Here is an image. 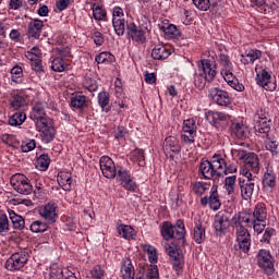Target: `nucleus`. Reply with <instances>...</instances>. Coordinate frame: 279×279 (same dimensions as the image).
<instances>
[{
  "label": "nucleus",
  "mask_w": 279,
  "mask_h": 279,
  "mask_svg": "<svg viewBox=\"0 0 279 279\" xmlns=\"http://www.w3.org/2000/svg\"><path fill=\"white\" fill-rule=\"evenodd\" d=\"M183 133L197 134V125H195V120L187 119L183 122Z\"/></svg>",
  "instance_id": "43"
},
{
  "label": "nucleus",
  "mask_w": 279,
  "mask_h": 279,
  "mask_svg": "<svg viewBox=\"0 0 279 279\" xmlns=\"http://www.w3.org/2000/svg\"><path fill=\"white\" fill-rule=\"evenodd\" d=\"M96 62L97 64H106V62L108 63L114 62V56H112L110 52H101L98 56H96Z\"/></svg>",
  "instance_id": "45"
},
{
  "label": "nucleus",
  "mask_w": 279,
  "mask_h": 279,
  "mask_svg": "<svg viewBox=\"0 0 279 279\" xmlns=\"http://www.w3.org/2000/svg\"><path fill=\"white\" fill-rule=\"evenodd\" d=\"M229 86H231V88H234V90H238V93H243V90H245V86H243V84L239 83V80L233 78V80H229L228 81Z\"/></svg>",
  "instance_id": "55"
},
{
  "label": "nucleus",
  "mask_w": 279,
  "mask_h": 279,
  "mask_svg": "<svg viewBox=\"0 0 279 279\" xmlns=\"http://www.w3.org/2000/svg\"><path fill=\"white\" fill-rule=\"evenodd\" d=\"M194 5L202 10L203 12H206L207 10H210V0H192Z\"/></svg>",
  "instance_id": "51"
},
{
  "label": "nucleus",
  "mask_w": 279,
  "mask_h": 279,
  "mask_svg": "<svg viewBox=\"0 0 279 279\" xmlns=\"http://www.w3.org/2000/svg\"><path fill=\"white\" fill-rule=\"evenodd\" d=\"M33 117L36 120V129L45 143H51L56 138L53 120L45 116V105L37 104L33 108Z\"/></svg>",
  "instance_id": "1"
},
{
  "label": "nucleus",
  "mask_w": 279,
  "mask_h": 279,
  "mask_svg": "<svg viewBox=\"0 0 279 279\" xmlns=\"http://www.w3.org/2000/svg\"><path fill=\"white\" fill-rule=\"evenodd\" d=\"M206 119L207 121H214V123H217L219 121H228V119H230V116L219 111H209L206 114Z\"/></svg>",
  "instance_id": "32"
},
{
  "label": "nucleus",
  "mask_w": 279,
  "mask_h": 279,
  "mask_svg": "<svg viewBox=\"0 0 279 279\" xmlns=\"http://www.w3.org/2000/svg\"><path fill=\"white\" fill-rule=\"evenodd\" d=\"M58 184L63 187V191H71V184L73 182V178L69 172L61 171L57 178Z\"/></svg>",
  "instance_id": "23"
},
{
  "label": "nucleus",
  "mask_w": 279,
  "mask_h": 279,
  "mask_svg": "<svg viewBox=\"0 0 279 279\" xmlns=\"http://www.w3.org/2000/svg\"><path fill=\"white\" fill-rule=\"evenodd\" d=\"M51 69H52V71H56L57 73H62V71H66V69H69V64H66V62H64V59L59 57L52 61Z\"/></svg>",
  "instance_id": "35"
},
{
  "label": "nucleus",
  "mask_w": 279,
  "mask_h": 279,
  "mask_svg": "<svg viewBox=\"0 0 279 279\" xmlns=\"http://www.w3.org/2000/svg\"><path fill=\"white\" fill-rule=\"evenodd\" d=\"M93 40L95 43V45H98L100 47V45H104V35L99 32L94 33L93 35Z\"/></svg>",
  "instance_id": "62"
},
{
  "label": "nucleus",
  "mask_w": 279,
  "mask_h": 279,
  "mask_svg": "<svg viewBox=\"0 0 279 279\" xmlns=\"http://www.w3.org/2000/svg\"><path fill=\"white\" fill-rule=\"evenodd\" d=\"M93 14L96 21H104V19H106V11L102 10L101 7H96Z\"/></svg>",
  "instance_id": "56"
},
{
  "label": "nucleus",
  "mask_w": 279,
  "mask_h": 279,
  "mask_svg": "<svg viewBox=\"0 0 279 279\" xmlns=\"http://www.w3.org/2000/svg\"><path fill=\"white\" fill-rule=\"evenodd\" d=\"M257 84L265 88V90H276V83H271V74L266 70H262V73L257 74Z\"/></svg>",
  "instance_id": "17"
},
{
  "label": "nucleus",
  "mask_w": 279,
  "mask_h": 279,
  "mask_svg": "<svg viewBox=\"0 0 279 279\" xmlns=\"http://www.w3.org/2000/svg\"><path fill=\"white\" fill-rule=\"evenodd\" d=\"M160 29L165 33L166 36H170V38H178L180 31L178 26L173 24H163Z\"/></svg>",
  "instance_id": "34"
},
{
  "label": "nucleus",
  "mask_w": 279,
  "mask_h": 279,
  "mask_svg": "<svg viewBox=\"0 0 279 279\" xmlns=\"http://www.w3.org/2000/svg\"><path fill=\"white\" fill-rule=\"evenodd\" d=\"M126 34L129 38H132L135 43L140 45L145 44L147 38L145 37V32L141 29V27L136 26L134 23H129L126 25Z\"/></svg>",
  "instance_id": "15"
},
{
  "label": "nucleus",
  "mask_w": 279,
  "mask_h": 279,
  "mask_svg": "<svg viewBox=\"0 0 279 279\" xmlns=\"http://www.w3.org/2000/svg\"><path fill=\"white\" fill-rule=\"evenodd\" d=\"M171 56V50L167 49L165 46H157L151 51V58L154 60H167Z\"/></svg>",
  "instance_id": "25"
},
{
  "label": "nucleus",
  "mask_w": 279,
  "mask_h": 279,
  "mask_svg": "<svg viewBox=\"0 0 279 279\" xmlns=\"http://www.w3.org/2000/svg\"><path fill=\"white\" fill-rule=\"evenodd\" d=\"M195 136H197V133H183L181 138L183 143L191 145V143H195Z\"/></svg>",
  "instance_id": "58"
},
{
  "label": "nucleus",
  "mask_w": 279,
  "mask_h": 279,
  "mask_svg": "<svg viewBox=\"0 0 279 279\" xmlns=\"http://www.w3.org/2000/svg\"><path fill=\"white\" fill-rule=\"evenodd\" d=\"M220 64H222L225 69V75L228 80L232 77V72H230V68L232 66V63L230 62V58L228 54H220Z\"/></svg>",
  "instance_id": "39"
},
{
  "label": "nucleus",
  "mask_w": 279,
  "mask_h": 279,
  "mask_svg": "<svg viewBox=\"0 0 279 279\" xmlns=\"http://www.w3.org/2000/svg\"><path fill=\"white\" fill-rule=\"evenodd\" d=\"M99 165L102 171V175L105 178H108L109 180H112V178H117V167L114 166V161H112L110 157H101Z\"/></svg>",
  "instance_id": "10"
},
{
  "label": "nucleus",
  "mask_w": 279,
  "mask_h": 279,
  "mask_svg": "<svg viewBox=\"0 0 279 279\" xmlns=\"http://www.w3.org/2000/svg\"><path fill=\"white\" fill-rule=\"evenodd\" d=\"M98 102L101 108H106V106L110 104V96L108 95V93L106 92L100 93L98 95Z\"/></svg>",
  "instance_id": "53"
},
{
  "label": "nucleus",
  "mask_w": 279,
  "mask_h": 279,
  "mask_svg": "<svg viewBox=\"0 0 279 279\" xmlns=\"http://www.w3.org/2000/svg\"><path fill=\"white\" fill-rule=\"evenodd\" d=\"M9 217L11 219L14 230H23V228H25V219L16 215V213H14L13 210H10Z\"/></svg>",
  "instance_id": "30"
},
{
  "label": "nucleus",
  "mask_w": 279,
  "mask_h": 279,
  "mask_svg": "<svg viewBox=\"0 0 279 279\" xmlns=\"http://www.w3.org/2000/svg\"><path fill=\"white\" fill-rule=\"evenodd\" d=\"M192 191L195 195L202 196L208 191V184L204 182H195L192 185Z\"/></svg>",
  "instance_id": "44"
},
{
  "label": "nucleus",
  "mask_w": 279,
  "mask_h": 279,
  "mask_svg": "<svg viewBox=\"0 0 279 279\" xmlns=\"http://www.w3.org/2000/svg\"><path fill=\"white\" fill-rule=\"evenodd\" d=\"M50 162H51V159H49V155H41L37 159V165L41 171H46V169H49Z\"/></svg>",
  "instance_id": "49"
},
{
  "label": "nucleus",
  "mask_w": 279,
  "mask_h": 279,
  "mask_svg": "<svg viewBox=\"0 0 279 279\" xmlns=\"http://www.w3.org/2000/svg\"><path fill=\"white\" fill-rule=\"evenodd\" d=\"M104 268H101V266H95L92 270H90V276L94 279H101L104 278Z\"/></svg>",
  "instance_id": "54"
},
{
  "label": "nucleus",
  "mask_w": 279,
  "mask_h": 279,
  "mask_svg": "<svg viewBox=\"0 0 279 279\" xmlns=\"http://www.w3.org/2000/svg\"><path fill=\"white\" fill-rule=\"evenodd\" d=\"M210 162H211V167L214 169L215 175H217L218 178H221V175H223V171H225V167H226V159H223L219 155H215L211 158Z\"/></svg>",
  "instance_id": "19"
},
{
  "label": "nucleus",
  "mask_w": 279,
  "mask_h": 279,
  "mask_svg": "<svg viewBox=\"0 0 279 279\" xmlns=\"http://www.w3.org/2000/svg\"><path fill=\"white\" fill-rule=\"evenodd\" d=\"M209 95L213 101H215V104H217L218 106H230V104H232V98L230 97L228 92L223 89L211 88L209 90Z\"/></svg>",
  "instance_id": "14"
},
{
  "label": "nucleus",
  "mask_w": 279,
  "mask_h": 279,
  "mask_svg": "<svg viewBox=\"0 0 279 279\" xmlns=\"http://www.w3.org/2000/svg\"><path fill=\"white\" fill-rule=\"evenodd\" d=\"M57 51L60 54V58H62V60H69V58H71V49L66 48H58Z\"/></svg>",
  "instance_id": "60"
},
{
  "label": "nucleus",
  "mask_w": 279,
  "mask_h": 279,
  "mask_svg": "<svg viewBox=\"0 0 279 279\" xmlns=\"http://www.w3.org/2000/svg\"><path fill=\"white\" fill-rule=\"evenodd\" d=\"M263 186L264 191L271 193V191H274L276 187V175H274L271 172H266L264 174Z\"/></svg>",
  "instance_id": "27"
},
{
  "label": "nucleus",
  "mask_w": 279,
  "mask_h": 279,
  "mask_svg": "<svg viewBox=\"0 0 279 279\" xmlns=\"http://www.w3.org/2000/svg\"><path fill=\"white\" fill-rule=\"evenodd\" d=\"M257 263L262 269H264L265 274L271 276L274 274V262H271V255L269 252L262 250L257 254Z\"/></svg>",
  "instance_id": "9"
},
{
  "label": "nucleus",
  "mask_w": 279,
  "mask_h": 279,
  "mask_svg": "<svg viewBox=\"0 0 279 279\" xmlns=\"http://www.w3.org/2000/svg\"><path fill=\"white\" fill-rule=\"evenodd\" d=\"M231 134L236 138H247V126L241 122H232L231 123Z\"/></svg>",
  "instance_id": "20"
},
{
  "label": "nucleus",
  "mask_w": 279,
  "mask_h": 279,
  "mask_svg": "<svg viewBox=\"0 0 279 279\" xmlns=\"http://www.w3.org/2000/svg\"><path fill=\"white\" fill-rule=\"evenodd\" d=\"M71 106L72 108H76L77 110H80L88 106V100H86V96L82 94H76L71 97Z\"/></svg>",
  "instance_id": "28"
},
{
  "label": "nucleus",
  "mask_w": 279,
  "mask_h": 279,
  "mask_svg": "<svg viewBox=\"0 0 279 279\" xmlns=\"http://www.w3.org/2000/svg\"><path fill=\"white\" fill-rule=\"evenodd\" d=\"M49 229V223L36 220L31 225V232H47Z\"/></svg>",
  "instance_id": "41"
},
{
  "label": "nucleus",
  "mask_w": 279,
  "mask_h": 279,
  "mask_svg": "<svg viewBox=\"0 0 279 279\" xmlns=\"http://www.w3.org/2000/svg\"><path fill=\"white\" fill-rule=\"evenodd\" d=\"M254 130L258 134H264L265 136H268L269 131L271 130V120H267V117H263L260 113H256L254 116Z\"/></svg>",
  "instance_id": "13"
},
{
  "label": "nucleus",
  "mask_w": 279,
  "mask_h": 279,
  "mask_svg": "<svg viewBox=\"0 0 279 279\" xmlns=\"http://www.w3.org/2000/svg\"><path fill=\"white\" fill-rule=\"evenodd\" d=\"M239 221L247 223L250 228L253 226L254 232L260 234L267 228V207H265V204L259 203L255 206L253 214L240 216Z\"/></svg>",
  "instance_id": "2"
},
{
  "label": "nucleus",
  "mask_w": 279,
  "mask_h": 279,
  "mask_svg": "<svg viewBox=\"0 0 279 279\" xmlns=\"http://www.w3.org/2000/svg\"><path fill=\"white\" fill-rule=\"evenodd\" d=\"M241 223H243L241 220L239 223H235L236 240L250 236V231Z\"/></svg>",
  "instance_id": "48"
},
{
  "label": "nucleus",
  "mask_w": 279,
  "mask_h": 279,
  "mask_svg": "<svg viewBox=\"0 0 279 279\" xmlns=\"http://www.w3.org/2000/svg\"><path fill=\"white\" fill-rule=\"evenodd\" d=\"M32 69H33V71L40 73V71H43V61H40V59L36 58L34 60V62H32Z\"/></svg>",
  "instance_id": "63"
},
{
  "label": "nucleus",
  "mask_w": 279,
  "mask_h": 279,
  "mask_svg": "<svg viewBox=\"0 0 279 279\" xmlns=\"http://www.w3.org/2000/svg\"><path fill=\"white\" fill-rule=\"evenodd\" d=\"M10 182L14 191L19 192L21 195H32L34 191L29 179L24 174H13Z\"/></svg>",
  "instance_id": "5"
},
{
  "label": "nucleus",
  "mask_w": 279,
  "mask_h": 279,
  "mask_svg": "<svg viewBox=\"0 0 279 279\" xmlns=\"http://www.w3.org/2000/svg\"><path fill=\"white\" fill-rule=\"evenodd\" d=\"M246 58H248L250 62H256L258 58H260V50H251L247 54Z\"/></svg>",
  "instance_id": "61"
},
{
  "label": "nucleus",
  "mask_w": 279,
  "mask_h": 279,
  "mask_svg": "<svg viewBox=\"0 0 279 279\" xmlns=\"http://www.w3.org/2000/svg\"><path fill=\"white\" fill-rule=\"evenodd\" d=\"M26 119L25 112H16L9 119V125H23Z\"/></svg>",
  "instance_id": "37"
},
{
  "label": "nucleus",
  "mask_w": 279,
  "mask_h": 279,
  "mask_svg": "<svg viewBox=\"0 0 279 279\" xmlns=\"http://www.w3.org/2000/svg\"><path fill=\"white\" fill-rule=\"evenodd\" d=\"M177 228V238L178 241H180L181 239H184V234H185V229H184V221L182 220H178L177 221V226H174Z\"/></svg>",
  "instance_id": "52"
},
{
  "label": "nucleus",
  "mask_w": 279,
  "mask_h": 279,
  "mask_svg": "<svg viewBox=\"0 0 279 279\" xmlns=\"http://www.w3.org/2000/svg\"><path fill=\"white\" fill-rule=\"evenodd\" d=\"M112 25L116 34L118 36H123L125 34V19L124 17H114L112 19Z\"/></svg>",
  "instance_id": "31"
},
{
  "label": "nucleus",
  "mask_w": 279,
  "mask_h": 279,
  "mask_svg": "<svg viewBox=\"0 0 279 279\" xmlns=\"http://www.w3.org/2000/svg\"><path fill=\"white\" fill-rule=\"evenodd\" d=\"M117 180H118V182H121V185L126 191L136 192V190L138 189L136 183L134 181H132V177H130V173L128 172V170L119 169Z\"/></svg>",
  "instance_id": "16"
},
{
  "label": "nucleus",
  "mask_w": 279,
  "mask_h": 279,
  "mask_svg": "<svg viewBox=\"0 0 279 279\" xmlns=\"http://www.w3.org/2000/svg\"><path fill=\"white\" fill-rule=\"evenodd\" d=\"M226 189L229 195L234 193V184H236V175L228 177L225 180Z\"/></svg>",
  "instance_id": "50"
},
{
  "label": "nucleus",
  "mask_w": 279,
  "mask_h": 279,
  "mask_svg": "<svg viewBox=\"0 0 279 279\" xmlns=\"http://www.w3.org/2000/svg\"><path fill=\"white\" fill-rule=\"evenodd\" d=\"M199 69L194 75V85L196 88L202 90L206 87L207 82H213L217 75V66L213 64L209 60L201 61Z\"/></svg>",
  "instance_id": "4"
},
{
  "label": "nucleus",
  "mask_w": 279,
  "mask_h": 279,
  "mask_svg": "<svg viewBox=\"0 0 279 279\" xmlns=\"http://www.w3.org/2000/svg\"><path fill=\"white\" fill-rule=\"evenodd\" d=\"M118 232L121 236H123V239H134V228L128 225L118 227Z\"/></svg>",
  "instance_id": "40"
},
{
  "label": "nucleus",
  "mask_w": 279,
  "mask_h": 279,
  "mask_svg": "<svg viewBox=\"0 0 279 279\" xmlns=\"http://www.w3.org/2000/svg\"><path fill=\"white\" fill-rule=\"evenodd\" d=\"M247 180L240 182L241 195L243 199H250L254 195L256 189V175L246 177Z\"/></svg>",
  "instance_id": "12"
},
{
  "label": "nucleus",
  "mask_w": 279,
  "mask_h": 279,
  "mask_svg": "<svg viewBox=\"0 0 279 279\" xmlns=\"http://www.w3.org/2000/svg\"><path fill=\"white\" fill-rule=\"evenodd\" d=\"M165 250L170 256L175 271L182 269L184 267V255H182V252L179 248H173L170 244H166Z\"/></svg>",
  "instance_id": "11"
},
{
  "label": "nucleus",
  "mask_w": 279,
  "mask_h": 279,
  "mask_svg": "<svg viewBox=\"0 0 279 279\" xmlns=\"http://www.w3.org/2000/svg\"><path fill=\"white\" fill-rule=\"evenodd\" d=\"M178 227L169 223L163 222L161 234L166 241H171V239H177L178 241Z\"/></svg>",
  "instance_id": "21"
},
{
  "label": "nucleus",
  "mask_w": 279,
  "mask_h": 279,
  "mask_svg": "<svg viewBox=\"0 0 279 279\" xmlns=\"http://www.w3.org/2000/svg\"><path fill=\"white\" fill-rule=\"evenodd\" d=\"M214 228L218 236L226 234V230L230 228V214L228 211H219L215 216Z\"/></svg>",
  "instance_id": "7"
},
{
  "label": "nucleus",
  "mask_w": 279,
  "mask_h": 279,
  "mask_svg": "<svg viewBox=\"0 0 279 279\" xmlns=\"http://www.w3.org/2000/svg\"><path fill=\"white\" fill-rule=\"evenodd\" d=\"M50 278L51 279L66 278V274L64 272V270H62V268H59L58 265L53 264L50 267Z\"/></svg>",
  "instance_id": "46"
},
{
  "label": "nucleus",
  "mask_w": 279,
  "mask_h": 279,
  "mask_svg": "<svg viewBox=\"0 0 279 279\" xmlns=\"http://www.w3.org/2000/svg\"><path fill=\"white\" fill-rule=\"evenodd\" d=\"M206 239V228L202 226V222H197L194 227V241L195 243H204Z\"/></svg>",
  "instance_id": "29"
},
{
  "label": "nucleus",
  "mask_w": 279,
  "mask_h": 279,
  "mask_svg": "<svg viewBox=\"0 0 279 279\" xmlns=\"http://www.w3.org/2000/svg\"><path fill=\"white\" fill-rule=\"evenodd\" d=\"M43 27H45V23L40 20H33L28 24V37L38 40L40 38V34H43Z\"/></svg>",
  "instance_id": "18"
},
{
  "label": "nucleus",
  "mask_w": 279,
  "mask_h": 279,
  "mask_svg": "<svg viewBox=\"0 0 279 279\" xmlns=\"http://www.w3.org/2000/svg\"><path fill=\"white\" fill-rule=\"evenodd\" d=\"M148 279H159V274H158V267L154 266L150 269H148Z\"/></svg>",
  "instance_id": "64"
},
{
  "label": "nucleus",
  "mask_w": 279,
  "mask_h": 279,
  "mask_svg": "<svg viewBox=\"0 0 279 279\" xmlns=\"http://www.w3.org/2000/svg\"><path fill=\"white\" fill-rule=\"evenodd\" d=\"M131 158L138 163L140 167H145V151L143 149H134L131 153Z\"/></svg>",
  "instance_id": "36"
},
{
  "label": "nucleus",
  "mask_w": 279,
  "mask_h": 279,
  "mask_svg": "<svg viewBox=\"0 0 279 279\" xmlns=\"http://www.w3.org/2000/svg\"><path fill=\"white\" fill-rule=\"evenodd\" d=\"M39 215L45 219L46 223L52 225L58 220V207L53 203H48L39 208Z\"/></svg>",
  "instance_id": "8"
},
{
  "label": "nucleus",
  "mask_w": 279,
  "mask_h": 279,
  "mask_svg": "<svg viewBox=\"0 0 279 279\" xmlns=\"http://www.w3.org/2000/svg\"><path fill=\"white\" fill-rule=\"evenodd\" d=\"M163 147L166 151H173L174 154H180V142L173 136H168L163 142Z\"/></svg>",
  "instance_id": "26"
},
{
  "label": "nucleus",
  "mask_w": 279,
  "mask_h": 279,
  "mask_svg": "<svg viewBox=\"0 0 279 279\" xmlns=\"http://www.w3.org/2000/svg\"><path fill=\"white\" fill-rule=\"evenodd\" d=\"M233 156L238 157V160H242L244 167L241 168L240 173L245 178H252V175H258L260 171V159L255 153H247L243 149L232 150Z\"/></svg>",
  "instance_id": "3"
},
{
  "label": "nucleus",
  "mask_w": 279,
  "mask_h": 279,
  "mask_svg": "<svg viewBox=\"0 0 279 279\" xmlns=\"http://www.w3.org/2000/svg\"><path fill=\"white\" fill-rule=\"evenodd\" d=\"M21 149L24 154H27L28 151H33V149H36V142L34 140H31L25 144H22Z\"/></svg>",
  "instance_id": "57"
},
{
  "label": "nucleus",
  "mask_w": 279,
  "mask_h": 279,
  "mask_svg": "<svg viewBox=\"0 0 279 279\" xmlns=\"http://www.w3.org/2000/svg\"><path fill=\"white\" fill-rule=\"evenodd\" d=\"M239 247L244 252V254H247L250 252V247L252 245V236L247 235L245 238H239L238 240Z\"/></svg>",
  "instance_id": "42"
},
{
  "label": "nucleus",
  "mask_w": 279,
  "mask_h": 279,
  "mask_svg": "<svg viewBox=\"0 0 279 279\" xmlns=\"http://www.w3.org/2000/svg\"><path fill=\"white\" fill-rule=\"evenodd\" d=\"M29 260V253L26 251H20L11 255V257L5 263V268L9 271H16L23 269L27 262Z\"/></svg>",
  "instance_id": "6"
},
{
  "label": "nucleus",
  "mask_w": 279,
  "mask_h": 279,
  "mask_svg": "<svg viewBox=\"0 0 279 279\" xmlns=\"http://www.w3.org/2000/svg\"><path fill=\"white\" fill-rule=\"evenodd\" d=\"M266 148L268 151H271L272 156L278 155V142L271 141L266 144Z\"/></svg>",
  "instance_id": "59"
},
{
  "label": "nucleus",
  "mask_w": 279,
  "mask_h": 279,
  "mask_svg": "<svg viewBox=\"0 0 279 279\" xmlns=\"http://www.w3.org/2000/svg\"><path fill=\"white\" fill-rule=\"evenodd\" d=\"M121 274L123 279H134V266L132 265V259L124 258L122 260Z\"/></svg>",
  "instance_id": "22"
},
{
  "label": "nucleus",
  "mask_w": 279,
  "mask_h": 279,
  "mask_svg": "<svg viewBox=\"0 0 279 279\" xmlns=\"http://www.w3.org/2000/svg\"><path fill=\"white\" fill-rule=\"evenodd\" d=\"M10 232V221L8 220V216L5 214L0 215V234H5Z\"/></svg>",
  "instance_id": "47"
},
{
  "label": "nucleus",
  "mask_w": 279,
  "mask_h": 279,
  "mask_svg": "<svg viewBox=\"0 0 279 279\" xmlns=\"http://www.w3.org/2000/svg\"><path fill=\"white\" fill-rule=\"evenodd\" d=\"M209 206L211 210H219L221 208V201H219V193H217V189H211V194L209 196Z\"/></svg>",
  "instance_id": "33"
},
{
  "label": "nucleus",
  "mask_w": 279,
  "mask_h": 279,
  "mask_svg": "<svg viewBox=\"0 0 279 279\" xmlns=\"http://www.w3.org/2000/svg\"><path fill=\"white\" fill-rule=\"evenodd\" d=\"M11 108L13 110H21V108H24V106H27V101L23 96H13L10 102Z\"/></svg>",
  "instance_id": "38"
},
{
  "label": "nucleus",
  "mask_w": 279,
  "mask_h": 279,
  "mask_svg": "<svg viewBox=\"0 0 279 279\" xmlns=\"http://www.w3.org/2000/svg\"><path fill=\"white\" fill-rule=\"evenodd\" d=\"M199 172L205 180H213L215 178V170L213 169V163L209 160H205L199 166Z\"/></svg>",
  "instance_id": "24"
}]
</instances>
